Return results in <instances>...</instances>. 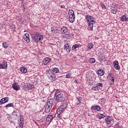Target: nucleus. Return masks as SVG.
Here are the masks:
<instances>
[{
  "mask_svg": "<svg viewBox=\"0 0 128 128\" xmlns=\"http://www.w3.org/2000/svg\"><path fill=\"white\" fill-rule=\"evenodd\" d=\"M55 100H56L57 102H56V106H58L60 102H64L65 97L64 94L60 92L59 90H56L55 92Z\"/></svg>",
  "mask_w": 128,
  "mask_h": 128,
  "instance_id": "nucleus-1",
  "label": "nucleus"
},
{
  "mask_svg": "<svg viewBox=\"0 0 128 128\" xmlns=\"http://www.w3.org/2000/svg\"><path fill=\"white\" fill-rule=\"evenodd\" d=\"M32 40L35 42H42L44 40V36L40 35L38 32H33L32 35Z\"/></svg>",
  "mask_w": 128,
  "mask_h": 128,
  "instance_id": "nucleus-2",
  "label": "nucleus"
},
{
  "mask_svg": "<svg viewBox=\"0 0 128 128\" xmlns=\"http://www.w3.org/2000/svg\"><path fill=\"white\" fill-rule=\"evenodd\" d=\"M66 106H68V105L66 103H63L62 105L60 106H58V108H59L57 109V114H58V116H60V114H62L64 112V110H66Z\"/></svg>",
  "mask_w": 128,
  "mask_h": 128,
  "instance_id": "nucleus-3",
  "label": "nucleus"
},
{
  "mask_svg": "<svg viewBox=\"0 0 128 128\" xmlns=\"http://www.w3.org/2000/svg\"><path fill=\"white\" fill-rule=\"evenodd\" d=\"M52 104H54V100H49L47 102V104L45 108L46 112H50V110L52 109Z\"/></svg>",
  "mask_w": 128,
  "mask_h": 128,
  "instance_id": "nucleus-4",
  "label": "nucleus"
},
{
  "mask_svg": "<svg viewBox=\"0 0 128 128\" xmlns=\"http://www.w3.org/2000/svg\"><path fill=\"white\" fill-rule=\"evenodd\" d=\"M106 124H107V126L108 128H110V126H112L114 124V118L110 116H108L105 118Z\"/></svg>",
  "mask_w": 128,
  "mask_h": 128,
  "instance_id": "nucleus-5",
  "label": "nucleus"
},
{
  "mask_svg": "<svg viewBox=\"0 0 128 128\" xmlns=\"http://www.w3.org/2000/svg\"><path fill=\"white\" fill-rule=\"evenodd\" d=\"M74 18H76V16H74V12L72 10L69 13V20L70 22H74Z\"/></svg>",
  "mask_w": 128,
  "mask_h": 128,
  "instance_id": "nucleus-6",
  "label": "nucleus"
},
{
  "mask_svg": "<svg viewBox=\"0 0 128 128\" xmlns=\"http://www.w3.org/2000/svg\"><path fill=\"white\" fill-rule=\"evenodd\" d=\"M50 72V70H47L46 72V74H49V76H50L49 78H51V80H56V74H52V72Z\"/></svg>",
  "mask_w": 128,
  "mask_h": 128,
  "instance_id": "nucleus-7",
  "label": "nucleus"
},
{
  "mask_svg": "<svg viewBox=\"0 0 128 128\" xmlns=\"http://www.w3.org/2000/svg\"><path fill=\"white\" fill-rule=\"evenodd\" d=\"M86 18L88 22H96L95 18L90 15H86Z\"/></svg>",
  "mask_w": 128,
  "mask_h": 128,
  "instance_id": "nucleus-8",
  "label": "nucleus"
},
{
  "mask_svg": "<svg viewBox=\"0 0 128 128\" xmlns=\"http://www.w3.org/2000/svg\"><path fill=\"white\" fill-rule=\"evenodd\" d=\"M108 78L110 80V84H114V76L113 74H110L108 76Z\"/></svg>",
  "mask_w": 128,
  "mask_h": 128,
  "instance_id": "nucleus-9",
  "label": "nucleus"
},
{
  "mask_svg": "<svg viewBox=\"0 0 128 128\" xmlns=\"http://www.w3.org/2000/svg\"><path fill=\"white\" fill-rule=\"evenodd\" d=\"M23 38L26 42H30V35L28 34H26L23 36Z\"/></svg>",
  "mask_w": 128,
  "mask_h": 128,
  "instance_id": "nucleus-10",
  "label": "nucleus"
},
{
  "mask_svg": "<svg viewBox=\"0 0 128 128\" xmlns=\"http://www.w3.org/2000/svg\"><path fill=\"white\" fill-rule=\"evenodd\" d=\"M50 58L48 57H46L43 60L42 64H44V66H46V64H48V62H50Z\"/></svg>",
  "mask_w": 128,
  "mask_h": 128,
  "instance_id": "nucleus-11",
  "label": "nucleus"
},
{
  "mask_svg": "<svg viewBox=\"0 0 128 128\" xmlns=\"http://www.w3.org/2000/svg\"><path fill=\"white\" fill-rule=\"evenodd\" d=\"M92 110H96V112H100V110H102V108H100V106L96 105V106H92L91 107Z\"/></svg>",
  "mask_w": 128,
  "mask_h": 128,
  "instance_id": "nucleus-12",
  "label": "nucleus"
},
{
  "mask_svg": "<svg viewBox=\"0 0 128 128\" xmlns=\"http://www.w3.org/2000/svg\"><path fill=\"white\" fill-rule=\"evenodd\" d=\"M50 70L49 71L50 72H52V74H58V68H52L50 70Z\"/></svg>",
  "mask_w": 128,
  "mask_h": 128,
  "instance_id": "nucleus-13",
  "label": "nucleus"
},
{
  "mask_svg": "<svg viewBox=\"0 0 128 128\" xmlns=\"http://www.w3.org/2000/svg\"><path fill=\"white\" fill-rule=\"evenodd\" d=\"M14 90H20V86H18V83L14 82L12 84V86Z\"/></svg>",
  "mask_w": 128,
  "mask_h": 128,
  "instance_id": "nucleus-14",
  "label": "nucleus"
},
{
  "mask_svg": "<svg viewBox=\"0 0 128 128\" xmlns=\"http://www.w3.org/2000/svg\"><path fill=\"white\" fill-rule=\"evenodd\" d=\"M64 50L67 52H70V44H66L64 46Z\"/></svg>",
  "mask_w": 128,
  "mask_h": 128,
  "instance_id": "nucleus-15",
  "label": "nucleus"
},
{
  "mask_svg": "<svg viewBox=\"0 0 128 128\" xmlns=\"http://www.w3.org/2000/svg\"><path fill=\"white\" fill-rule=\"evenodd\" d=\"M97 74L98 76H104V70L102 68L99 69L97 70Z\"/></svg>",
  "mask_w": 128,
  "mask_h": 128,
  "instance_id": "nucleus-16",
  "label": "nucleus"
},
{
  "mask_svg": "<svg viewBox=\"0 0 128 128\" xmlns=\"http://www.w3.org/2000/svg\"><path fill=\"white\" fill-rule=\"evenodd\" d=\"M127 20H128V18L126 16L124 15L121 17V22H126Z\"/></svg>",
  "mask_w": 128,
  "mask_h": 128,
  "instance_id": "nucleus-17",
  "label": "nucleus"
},
{
  "mask_svg": "<svg viewBox=\"0 0 128 128\" xmlns=\"http://www.w3.org/2000/svg\"><path fill=\"white\" fill-rule=\"evenodd\" d=\"M68 28L64 26L61 28V32H62V34H66V32H68Z\"/></svg>",
  "mask_w": 128,
  "mask_h": 128,
  "instance_id": "nucleus-18",
  "label": "nucleus"
},
{
  "mask_svg": "<svg viewBox=\"0 0 128 128\" xmlns=\"http://www.w3.org/2000/svg\"><path fill=\"white\" fill-rule=\"evenodd\" d=\"M96 22H90L88 23V28H89L90 30H92V28H94V24Z\"/></svg>",
  "mask_w": 128,
  "mask_h": 128,
  "instance_id": "nucleus-19",
  "label": "nucleus"
},
{
  "mask_svg": "<svg viewBox=\"0 0 128 128\" xmlns=\"http://www.w3.org/2000/svg\"><path fill=\"white\" fill-rule=\"evenodd\" d=\"M20 70L22 72H23L24 74H26V72H28V70H26V68L24 67H21L20 68Z\"/></svg>",
  "mask_w": 128,
  "mask_h": 128,
  "instance_id": "nucleus-20",
  "label": "nucleus"
},
{
  "mask_svg": "<svg viewBox=\"0 0 128 128\" xmlns=\"http://www.w3.org/2000/svg\"><path fill=\"white\" fill-rule=\"evenodd\" d=\"M114 68L116 70H118L120 68V65H118V62L116 61L114 64Z\"/></svg>",
  "mask_w": 128,
  "mask_h": 128,
  "instance_id": "nucleus-21",
  "label": "nucleus"
},
{
  "mask_svg": "<svg viewBox=\"0 0 128 128\" xmlns=\"http://www.w3.org/2000/svg\"><path fill=\"white\" fill-rule=\"evenodd\" d=\"M2 64L3 68H4V70H6V68H8V63L4 61Z\"/></svg>",
  "mask_w": 128,
  "mask_h": 128,
  "instance_id": "nucleus-22",
  "label": "nucleus"
},
{
  "mask_svg": "<svg viewBox=\"0 0 128 128\" xmlns=\"http://www.w3.org/2000/svg\"><path fill=\"white\" fill-rule=\"evenodd\" d=\"M78 48V44L74 45L72 47V50L73 52H76V48Z\"/></svg>",
  "mask_w": 128,
  "mask_h": 128,
  "instance_id": "nucleus-23",
  "label": "nucleus"
},
{
  "mask_svg": "<svg viewBox=\"0 0 128 128\" xmlns=\"http://www.w3.org/2000/svg\"><path fill=\"white\" fill-rule=\"evenodd\" d=\"M25 86H26V88H28V90H32V88H34V86L30 85V84L28 86V84L27 83H26L25 84Z\"/></svg>",
  "mask_w": 128,
  "mask_h": 128,
  "instance_id": "nucleus-24",
  "label": "nucleus"
},
{
  "mask_svg": "<svg viewBox=\"0 0 128 128\" xmlns=\"http://www.w3.org/2000/svg\"><path fill=\"white\" fill-rule=\"evenodd\" d=\"M52 115H48L46 118V120H47V122H52Z\"/></svg>",
  "mask_w": 128,
  "mask_h": 128,
  "instance_id": "nucleus-25",
  "label": "nucleus"
},
{
  "mask_svg": "<svg viewBox=\"0 0 128 128\" xmlns=\"http://www.w3.org/2000/svg\"><path fill=\"white\" fill-rule=\"evenodd\" d=\"M99 60L101 62H106V56H102L99 59Z\"/></svg>",
  "mask_w": 128,
  "mask_h": 128,
  "instance_id": "nucleus-26",
  "label": "nucleus"
},
{
  "mask_svg": "<svg viewBox=\"0 0 128 128\" xmlns=\"http://www.w3.org/2000/svg\"><path fill=\"white\" fill-rule=\"evenodd\" d=\"M19 126L21 128H24V120L20 119V122Z\"/></svg>",
  "mask_w": 128,
  "mask_h": 128,
  "instance_id": "nucleus-27",
  "label": "nucleus"
},
{
  "mask_svg": "<svg viewBox=\"0 0 128 128\" xmlns=\"http://www.w3.org/2000/svg\"><path fill=\"white\" fill-rule=\"evenodd\" d=\"M51 30L54 34H58L60 32V30L57 29H52V28Z\"/></svg>",
  "mask_w": 128,
  "mask_h": 128,
  "instance_id": "nucleus-28",
  "label": "nucleus"
},
{
  "mask_svg": "<svg viewBox=\"0 0 128 128\" xmlns=\"http://www.w3.org/2000/svg\"><path fill=\"white\" fill-rule=\"evenodd\" d=\"M88 48L92 50L94 48V44L92 43H89L88 44Z\"/></svg>",
  "mask_w": 128,
  "mask_h": 128,
  "instance_id": "nucleus-29",
  "label": "nucleus"
},
{
  "mask_svg": "<svg viewBox=\"0 0 128 128\" xmlns=\"http://www.w3.org/2000/svg\"><path fill=\"white\" fill-rule=\"evenodd\" d=\"M104 117H105V116L104 114H100L98 115V118L99 120H102V118H104Z\"/></svg>",
  "mask_w": 128,
  "mask_h": 128,
  "instance_id": "nucleus-30",
  "label": "nucleus"
},
{
  "mask_svg": "<svg viewBox=\"0 0 128 128\" xmlns=\"http://www.w3.org/2000/svg\"><path fill=\"white\" fill-rule=\"evenodd\" d=\"M89 62L90 64H94V62H96V59L94 58H90Z\"/></svg>",
  "mask_w": 128,
  "mask_h": 128,
  "instance_id": "nucleus-31",
  "label": "nucleus"
},
{
  "mask_svg": "<svg viewBox=\"0 0 128 128\" xmlns=\"http://www.w3.org/2000/svg\"><path fill=\"white\" fill-rule=\"evenodd\" d=\"M14 106V104H12V103H10V104H6V108H10V106Z\"/></svg>",
  "mask_w": 128,
  "mask_h": 128,
  "instance_id": "nucleus-32",
  "label": "nucleus"
},
{
  "mask_svg": "<svg viewBox=\"0 0 128 128\" xmlns=\"http://www.w3.org/2000/svg\"><path fill=\"white\" fill-rule=\"evenodd\" d=\"M111 12L112 14H116V9H112L111 10Z\"/></svg>",
  "mask_w": 128,
  "mask_h": 128,
  "instance_id": "nucleus-33",
  "label": "nucleus"
},
{
  "mask_svg": "<svg viewBox=\"0 0 128 128\" xmlns=\"http://www.w3.org/2000/svg\"><path fill=\"white\" fill-rule=\"evenodd\" d=\"M2 46L3 48H8V44H6V42H4L2 44Z\"/></svg>",
  "mask_w": 128,
  "mask_h": 128,
  "instance_id": "nucleus-34",
  "label": "nucleus"
},
{
  "mask_svg": "<svg viewBox=\"0 0 128 128\" xmlns=\"http://www.w3.org/2000/svg\"><path fill=\"white\" fill-rule=\"evenodd\" d=\"M6 104V102H4V98H2L0 100V104Z\"/></svg>",
  "mask_w": 128,
  "mask_h": 128,
  "instance_id": "nucleus-35",
  "label": "nucleus"
},
{
  "mask_svg": "<svg viewBox=\"0 0 128 128\" xmlns=\"http://www.w3.org/2000/svg\"><path fill=\"white\" fill-rule=\"evenodd\" d=\"M4 98V102H8V97H5Z\"/></svg>",
  "mask_w": 128,
  "mask_h": 128,
  "instance_id": "nucleus-36",
  "label": "nucleus"
},
{
  "mask_svg": "<svg viewBox=\"0 0 128 128\" xmlns=\"http://www.w3.org/2000/svg\"><path fill=\"white\" fill-rule=\"evenodd\" d=\"M92 90H98V86H93L92 88Z\"/></svg>",
  "mask_w": 128,
  "mask_h": 128,
  "instance_id": "nucleus-37",
  "label": "nucleus"
},
{
  "mask_svg": "<svg viewBox=\"0 0 128 128\" xmlns=\"http://www.w3.org/2000/svg\"><path fill=\"white\" fill-rule=\"evenodd\" d=\"M70 73H68L66 74V78H70Z\"/></svg>",
  "mask_w": 128,
  "mask_h": 128,
  "instance_id": "nucleus-38",
  "label": "nucleus"
},
{
  "mask_svg": "<svg viewBox=\"0 0 128 128\" xmlns=\"http://www.w3.org/2000/svg\"><path fill=\"white\" fill-rule=\"evenodd\" d=\"M96 86H100L101 88H102V86H104V84H102V83H98Z\"/></svg>",
  "mask_w": 128,
  "mask_h": 128,
  "instance_id": "nucleus-39",
  "label": "nucleus"
},
{
  "mask_svg": "<svg viewBox=\"0 0 128 128\" xmlns=\"http://www.w3.org/2000/svg\"><path fill=\"white\" fill-rule=\"evenodd\" d=\"M101 6H102V8H106V6H104V4H102Z\"/></svg>",
  "mask_w": 128,
  "mask_h": 128,
  "instance_id": "nucleus-40",
  "label": "nucleus"
},
{
  "mask_svg": "<svg viewBox=\"0 0 128 128\" xmlns=\"http://www.w3.org/2000/svg\"><path fill=\"white\" fill-rule=\"evenodd\" d=\"M60 8H65L64 5H61V6H60Z\"/></svg>",
  "mask_w": 128,
  "mask_h": 128,
  "instance_id": "nucleus-41",
  "label": "nucleus"
},
{
  "mask_svg": "<svg viewBox=\"0 0 128 128\" xmlns=\"http://www.w3.org/2000/svg\"><path fill=\"white\" fill-rule=\"evenodd\" d=\"M0 68H4L2 64H0Z\"/></svg>",
  "mask_w": 128,
  "mask_h": 128,
  "instance_id": "nucleus-42",
  "label": "nucleus"
},
{
  "mask_svg": "<svg viewBox=\"0 0 128 128\" xmlns=\"http://www.w3.org/2000/svg\"><path fill=\"white\" fill-rule=\"evenodd\" d=\"M116 6V4H112V8H114Z\"/></svg>",
  "mask_w": 128,
  "mask_h": 128,
  "instance_id": "nucleus-43",
  "label": "nucleus"
},
{
  "mask_svg": "<svg viewBox=\"0 0 128 128\" xmlns=\"http://www.w3.org/2000/svg\"><path fill=\"white\" fill-rule=\"evenodd\" d=\"M80 102H79L76 104L77 106H80Z\"/></svg>",
  "mask_w": 128,
  "mask_h": 128,
  "instance_id": "nucleus-44",
  "label": "nucleus"
},
{
  "mask_svg": "<svg viewBox=\"0 0 128 128\" xmlns=\"http://www.w3.org/2000/svg\"><path fill=\"white\" fill-rule=\"evenodd\" d=\"M12 114H16V112H15V111H14L13 112H12Z\"/></svg>",
  "mask_w": 128,
  "mask_h": 128,
  "instance_id": "nucleus-45",
  "label": "nucleus"
},
{
  "mask_svg": "<svg viewBox=\"0 0 128 128\" xmlns=\"http://www.w3.org/2000/svg\"><path fill=\"white\" fill-rule=\"evenodd\" d=\"M74 82H75V83L76 82V80H75V81H74Z\"/></svg>",
  "mask_w": 128,
  "mask_h": 128,
  "instance_id": "nucleus-46",
  "label": "nucleus"
},
{
  "mask_svg": "<svg viewBox=\"0 0 128 128\" xmlns=\"http://www.w3.org/2000/svg\"><path fill=\"white\" fill-rule=\"evenodd\" d=\"M15 116H18V114H15Z\"/></svg>",
  "mask_w": 128,
  "mask_h": 128,
  "instance_id": "nucleus-47",
  "label": "nucleus"
},
{
  "mask_svg": "<svg viewBox=\"0 0 128 128\" xmlns=\"http://www.w3.org/2000/svg\"><path fill=\"white\" fill-rule=\"evenodd\" d=\"M12 122H10V124H12Z\"/></svg>",
  "mask_w": 128,
  "mask_h": 128,
  "instance_id": "nucleus-48",
  "label": "nucleus"
}]
</instances>
